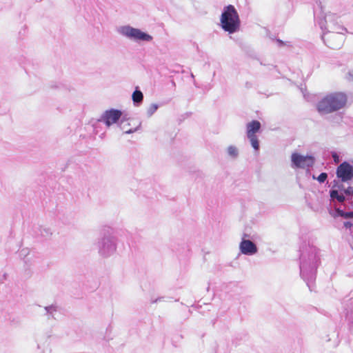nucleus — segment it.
I'll return each instance as SVG.
<instances>
[{
  "instance_id": "1",
  "label": "nucleus",
  "mask_w": 353,
  "mask_h": 353,
  "mask_svg": "<svg viewBox=\"0 0 353 353\" xmlns=\"http://www.w3.org/2000/svg\"><path fill=\"white\" fill-rule=\"evenodd\" d=\"M347 96L340 92L325 95L316 104V109L321 114H329L344 108L347 103Z\"/></svg>"
},
{
  "instance_id": "2",
  "label": "nucleus",
  "mask_w": 353,
  "mask_h": 353,
  "mask_svg": "<svg viewBox=\"0 0 353 353\" xmlns=\"http://www.w3.org/2000/svg\"><path fill=\"white\" fill-rule=\"evenodd\" d=\"M241 24L240 17L235 7L232 5L224 7L220 17L221 28L229 34H233L239 31Z\"/></svg>"
},
{
  "instance_id": "3",
  "label": "nucleus",
  "mask_w": 353,
  "mask_h": 353,
  "mask_svg": "<svg viewBox=\"0 0 353 353\" xmlns=\"http://www.w3.org/2000/svg\"><path fill=\"white\" fill-rule=\"evenodd\" d=\"M261 123L256 120H254L247 124V136L250 141L252 146L254 150L259 148V143L256 133L259 131Z\"/></svg>"
},
{
  "instance_id": "4",
  "label": "nucleus",
  "mask_w": 353,
  "mask_h": 353,
  "mask_svg": "<svg viewBox=\"0 0 353 353\" xmlns=\"http://www.w3.org/2000/svg\"><path fill=\"white\" fill-rule=\"evenodd\" d=\"M336 176L341 181L346 182L353 178V167L345 161L339 165L336 170Z\"/></svg>"
},
{
  "instance_id": "5",
  "label": "nucleus",
  "mask_w": 353,
  "mask_h": 353,
  "mask_svg": "<svg viewBox=\"0 0 353 353\" xmlns=\"http://www.w3.org/2000/svg\"><path fill=\"white\" fill-rule=\"evenodd\" d=\"M292 161L297 168H309L312 166L314 163V159L312 156H303L297 153L292 154Z\"/></svg>"
},
{
  "instance_id": "6",
  "label": "nucleus",
  "mask_w": 353,
  "mask_h": 353,
  "mask_svg": "<svg viewBox=\"0 0 353 353\" xmlns=\"http://www.w3.org/2000/svg\"><path fill=\"white\" fill-rule=\"evenodd\" d=\"M122 115L121 111L115 109L106 110L102 117L103 121L107 126L116 123Z\"/></svg>"
},
{
  "instance_id": "7",
  "label": "nucleus",
  "mask_w": 353,
  "mask_h": 353,
  "mask_svg": "<svg viewBox=\"0 0 353 353\" xmlns=\"http://www.w3.org/2000/svg\"><path fill=\"white\" fill-rule=\"evenodd\" d=\"M123 32L128 37L133 38L137 40L150 41L152 39L150 35L141 32L139 29L133 28H125L123 30Z\"/></svg>"
},
{
  "instance_id": "8",
  "label": "nucleus",
  "mask_w": 353,
  "mask_h": 353,
  "mask_svg": "<svg viewBox=\"0 0 353 353\" xmlns=\"http://www.w3.org/2000/svg\"><path fill=\"white\" fill-rule=\"evenodd\" d=\"M241 252L244 254H253L257 252L256 245L250 240H243L240 243Z\"/></svg>"
},
{
  "instance_id": "9",
  "label": "nucleus",
  "mask_w": 353,
  "mask_h": 353,
  "mask_svg": "<svg viewBox=\"0 0 353 353\" xmlns=\"http://www.w3.org/2000/svg\"><path fill=\"white\" fill-rule=\"evenodd\" d=\"M132 99L134 103H141L143 100V94L140 90H136L132 93Z\"/></svg>"
},
{
  "instance_id": "10",
  "label": "nucleus",
  "mask_w": 353,
  "mask_h": 353,
  "mask_svg": "<svg viewBox=\"0 0 353 353\" xmlns=\"http://www.w3.org/2000/svg\"><path fill=\"white\" fill-rule=\"evenodd\" d=\"M330 197L332 199H337V201L340 203H343L345 199V196L343 194H339L337 190H331Z\"/></svg>"
},
{
  "instance_id": "11",
  "label": "nucleus",
  "mask_w": 353,
  "mask_h": 353,
  "mask_svg": "<svg viewBox=\"0 0 353 353\" xmlns=\"http://www.w3.org/2000/svg\"><path fill=\"white\" fill-rule=\"evenodd\" d=\"M336 213L339 216H342L345 219H352L353 218V212H343L340 209H336Z\"/></svg>"
},
{
  "instance_id": "12",
  "label": "nucleus",
  "mask_w": 353,
  "mask_h": 353,
  "mask_svg": "<svg viewBox=\"0 0 353 353\" xmlns=\"http://www.w3.org/2000/svg\"><path fill=\"white\" fill-rule=\"evenodd\" d=\"M159 105L156 103L150 104L147 108L146 113L148 117H151L158 109Z\"/></svg>"
},
{
  "instance_id": "13",
  "label": "nucleus",
  "mask_w": 353,
  "mask_h": 353,
  "mask_svg": "<svg viewBox=\"0 0 353 353\" xmlns=\"http://www.w3.org/2000/svg\"><path fill=\"white\" fill-rule=\"evenodd\" d=\"M228 152L230 156L232 157H236L238 154V150L236 147L234 146H230L228 148Z\"/></svg>"
},
{
  "instance_id": "14",
  "label": "nucleus",
  "mask_w": 353,
  "mask_h": 353,
  "mask_svg": "<svg viewBox=\"0 0 353 353\" xmlns=\"http://www.w3.org/2000/svg\"><path fill=\"white\" fill-rule=\"evenodd\" d=\"M126 124H128V123H127L126 121H122L121 128L124 131L125 133L130 134V133H132L133 132H134V130L126 129V128H125Z\"/></svg>"
},
{
  "instance_id": "15",
  "label": "nucleus",
  "mask_w": 353,
  "mask_h": 353,
  "mask_svg": "<svg viewBox=\"0 0 353 353\" xmlns=\"http://www.w3.org/2000/svg\"><path fill=\"white\" fill-rule=\"evenodd\" d=\"M327 178V174L325 172L321 173L317 178L320 183H323Z\"/></svg>"
},
{
  "instance_id": "16",
  "label": "nucleus",
  "mask_w": 353,
  "mask_h": 353,
  "mask_svg": "<svg viewBox=\"0 0 353 353\" xmlns=\"http://www.w3.org/2000/svg\"><path fill=\"white\" fill-rule=\"evenodd\" d=\"M345 193L348 195L353 194V188L348 187L347 189L344 190Z\"/></svg>"
},
{
  "instance_id": "17",
  "label": "nucleus",
  "mask_w": 353,
  "mask_h": 353,
  "mask_svg": "<svg viewBox=\"0 0 353 353\" xmlns=\"http://www.w3.org/2000/svg\"><path fill=\"white\" fill-rule=\"evenodd\" d=\"M353 225L352 223L350 221L344 222V226L346 228H350Z\"/></svg>"
},
{
  "instance_id": "18",
  "label": "nucleus",
  "mask_w": 353,
  "mask_h": 353,
  "mask_svg": "<svg viewBox=\"0 0 353 353\" xmlns=\"http://www.w3.org/2000/svg\"><path fill=\"white\" fill-rule=\"evenodd\" d=\"M332 157H333L334 161L335 163H339V156L336 153H334L332 154Z\"/></svg>"
}]
</instances>
